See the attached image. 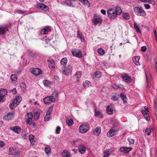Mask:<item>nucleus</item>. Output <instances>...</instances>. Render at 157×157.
<instances>
[{"mask_svg":"<svg viewBox=\"0 0 157 157\" xmlns=\"http://www.w3.org/2000/svg\"><path fill=\"white\" fill-rule=\"evenodd\" d=\"M29 139L30 142V144L33 145L34 144L35 140H34V136L32 134H30L29 136Z\"/></svg>","mask_w":157,"mask_h":157,"instance_id":"cd10ccee","label":"nucleus"},{"mask_svg":"<svg viewBox=\"0 0 157 157\" xmlns=\"http://www.w3.org/2000/svg\"><path fill=\"white\" fill-rule=\"evenodd\" d=\"M81 2L84 4L86 6L88 7L90 6V3L88 0H79Z\"/></svg>","mask_w":157,"mask_h":157,"instance_id":"c9c22d12","label":"nucleus"},{"mask_svg":"<svg viewBox=\"0 0 157 157\" xmlns=\"http://www.w3.org/2000/svg\"><path fill=\"white\" fill-rule=\"evenodd\" d=\"M36 6L37 8L44 11L47 10L49 9V7L45 4L39 3H37Z\"/></svg>","mask_w":157,"mask_h":157,"instance_id":"f8f14e48","label":"nucleus"},{"mask_svg":"<svg viewBox=\"0 0 157 157\" xmlns=\"http://www.w3.org/2000/svg\"><path fill=\"white\" fill-rule=\"evenodd\" d=\"M112 150L111 149H106L104 152L103 157H108L111 153Z\"/></svg>","mask_w":157,"mask_h":157,"instance_id":"a878e982","label":"nucleus"},{"mask_svg":"<svg viewBox=\"0 0 157 157\" xmlns=\"http://www.w3.org/2000/svg\"><path fill=\"white\" fill-rule=\"evenodd\" d=\"M14 112H13V113L10 112V119L13 118L14 117Z\"/></svg>","mask_w":157,"mask_h":157,"instance_id":"338daca9","label":"nucleus"},{"mask_svg":"<svg viewBox=\"0 0 157 157\" xmlns=\"http://www.w3.org/2000/svg\"><path fill=\"white\" fill-rule=\"evenodd\" d=\"M134 28L135 29L136 32L137 33H141L140 29L139 28L136 22H135L134 24Z\"/></svg>","mask_w":157,"mask_h":157,"instance_id":"2f4dec72","label":"nucleus"},{"mask_svg":"<svg viewBox=\"0 0 157 157\" xmlns=\"http://www.w3.org/2000/svg\"><path fill=\"white\" fill-rule=\"evenodd\" d=\"M17 13L20 14H23L24 13L26 12V11H23L21 10H17Z\"/></svg>","mask_w":157,"mask_h":157,"instance_id":"bf43d9fd","label":"nucleus"},{"mask_svg":"<svg viewBox=\"0 0 157 157\" xmlns=\"http://www.w3.org/2000/svg\"><path fill=\"white\" fill-rule=\"evenodd\" d=\"M98 53L100 55H103L105 53V51L101 48H99L98 49Z\"/></svg>","mask_w":157,"mask_h":157,"instance_id":"c03bdc74","label":"nucleus"},{"mask_svg":"<svg viewBox=\"0 0 157 157\" xmlns=\"http://www.w3.org/2000/svg\"><path fill=\"white\" fill-rule=\"evenodd\" d=\"M47 61L48 62V66L51 69L54 70L55 69V66L54 60L50 58L47 60Z\"/></svg>","mask_w":157,"mask_h":157,"instance_id":"4468645a","label":"nucleus"},{"mask_svg":"<svg viewBox=\"0 0 157 157\" xmlns=\"http://www.w3.org/2000/svg\"><path fill=\"white\" fill-rule=\"evenodd\" d=\"M132 148L131 147H122L120 148V151L121 152L124 153H128L131 151Z\"/></svg>","mask_w":157,"mask_h":157,"instance_id":"dca6fc26","label":"nucleus"},{"mask_svg":"<svg viewBox=\"0 0 157 157\" xmlns=\"http://www.w3.org/2000/svg\"><path fill=\"white\" fill-rule=\"evenodd\" d=\"M10 92H11L13 94H17V91L15 88L12 90H10Z\"/></svg>","mask_w":157,"mask_h":157,"instance_id":"8fccbe9b","label":"nucleus"},{"mask_svg":"<svg viewBox=\"0 0 157 157\" xmlns=\"http://www.w3.org/2000/svg\"><path fill=\"white\" fill-rule=\"evenodd\" d=\"M101 76V73L99 71L96 72L92 75V77L94 78L97 80L99 79Z\"/></svg>","mask_w":157,"mask_h":157,"instance_id":"f3484780","label":"nucleus"},{"mask_svg":"<svg viewBox=\"0 0 157 157\" xmlns=\"http://www.w3.org/2000/svg\"><path fill=\"white\" fill-rule=\"evenodd\" d=\"M115 12L117 16V15H120L122 12V10L121 8L119 7H117L116 10H115Z\"/></svg>","mask_w":157,"mask_h":157,"instance_id":"473e14b6","label":"nucleus"},{"mask_svg":"<svg viewBox=\"0 0 157 157\" xmlns=\"http://www.w3.org/2000/svg\"><path fill=\"white\" fill-rule=\"evenodd\" d=\"M10 129L17 134L20 133L21 130V128L17 126L10 128Z\"/></svg>","mask_w":157,"mask_h":157,"instance_id":"aec40b11","label":"nucleus"},{"mask_svg":"<svg viewBox=\"0 0 157 157\" xmlns=\"http://www.w3.org/2000/svg\"><path fill=\"white\" fill-rule=\"evenodd\" d=\"M128 141L130 144H133L134 143V140L133 139H129Z\"/></svg>","mask_w":157,"mask_h":157,"instance_id":"13d9d810","label":"nucleus"},{"mask_svg":"<svg viewBox=\"0 0 157 157\" xmlns=\"http://www.w3.org/2000/svg\"><path fill=\"white\" fill-rule=\"evenodd\" d=\"M141 51L143 52H145L147 49V48L146 46H142L141 48Z\"/></svg>","mask_w":157,"mask_h":157,"instance_id":"e2e57ef3","label":"nucleus"},{"mask_svg":"<svg viewBox=\"0 0 157 157\" xmlns=\"http://www.w3.org/2000/svg\"><path fill=\"white\" fill-rule=\"evenodd\" d=\"M144 6L146 9H148L150 8V6L148 4H144Z\"/></svg>","mask_w":157,"mask_h":157,"instance_id":"0e129e2a","label":"nucleus"},{"mask_svg":"<svg viewBox=\"0 0 157 157\" xmlns=\"http://www.w3.org/2000/svg\"><path fill=\"white\" fill-rule=\"evenodd\" d=\"M3 119L4 120L9 121L10 119V112L8 113L3 117Z\"/></svg>","mask_w":157,"mask_h":157,"instance_id":"37998d69","label":"nucleus"},{"mask_svg":"<svg viewBox=\"0 0 157 157\" xmlns=\"http://www.w3.org/2000/svg\"><path fill=\"white\" fill-rule=\"evenodd\" d=\"M151 132V130L150 128H147L146 129L145 131V133L148 135L150 134Z\"/></svg>","mask_w":157,"mask_h":157,"instance_id":"09e8293b","label":"nucleus"},{"mask_svg":"<svg viewBox=\"0 0 157 157\" xmlns=\"http://www.w3.org/2000/svg\"><path fill=\"white\" fill-rule=\"evenodd\" d=\"M140 59V57L139 56H134L132 58V59L134 63L136 65H140V63L139 61Z\"/></svg>","mask_w":157,"mask_h":157,"instance_id":"4be33fe9","label":"nucleus"},{"mask_svg":"<svg viewBox=\"0 0 157 157\" xmlns=\"http://www.w3.org/2000/svg\"><path fill=\"white\" fill-rule=\"evenodd\" d=\"M77 0H66L64 2H61V4L63 5H65L67 6H69L73 7H75V6L72 5V1H75Z\"/></svg>","mask_w":157,"mask_h":157,"instance_id":"2eb2a0df","label":"nucleus"},{"mask_svg":"<svg viewBox=\"0 0 157 157\" xmlns=\"http://www.w3.org/2000/svg\"><path fill=\"white\" fill-rule=\"evenodd\" d=\"M53 108V106H50L48 109V111L47 112H49V114H51V112L52 111Z\"/></svg>","mask_w":157,"mask_h":157,"instance_id":"6e6d98bb","label":"nucleus"},{"mask_svg":"<svg viewBox=\"0 0 157 157\" xmlns=\"http://www.w3.org/2000/svg\"><path fill=\"white\" fill-rule=\"evenodd\" d=\"M101 132V128L99 127H96L94 132V135L98 136L100 133Z\"/></svg>","mask_w":157,"mask_h":157,"instance_id":"393cba45","label":"nucleus"},{"mask_svg":"<svg viewBox=\"0 0 157 157\" xmlns=\"http://www.w3.org/2000/svg\"><path fill=\"white\" fill-rule=\"evenodd\" d=\"M135 14L138 16L145 17L146 13L142 7H136L133 9Z\"/></svg>","mask_w":157,"mask_h":157,"instance_id":"f257e3e1","label":"nucleus"},{"mask_svg":"<svg viewBox=\"0 0 157 157\" xmlns=\"http://www.w3.org/2000/svg\"><path fill=\"white\" fill-rule=\"evenodd\" d=\"M155 62V71L157 72V59L154 60Z\"/></svg>","mask_w":157,"mask_h":157,"instance_id":"5fc2aeb1","label":"nucleus"},{"mask_svg":"<svg viewBox=\"0 0 157 157\" xmlns=\"http://www.w3.org/2000/svg\"><path fill=\"white\" fill-rule=\"evenodd\" d=\"M44 102L45 104H50L52 102H54L56 101V99L52 96H48L43 99Z\"/></svg>","mask_w":157,"mask_h":157,"instance_id":"39448f33","label":"nucleus"},{"mask_svg":"<svg viewBox=\"0 0 157 157\" xmlns=\"http://www.w3.org/2000/svg\"><path fill=\"white\" fill-rule=\"evenodd\" d=\"M77 36L78 38H80L81 40H84V36L82 33L79 31H78L77 33Z\"/></svg>","mask_w":157,"mask_h":157,"instance_id":"ea45409f","label":"nucleus"},{"mask_svg":"<svg viewBox=\"0 0 157 157\" xmlns=\"http://www.w3.org/2000/svg\"><path fill=\"white\" fill-rule=\"evenodd\" d=\"M72 70V66L71 65H69L65 68L63 71V72L65 75H68L71 72Z\"/></svg>","mask_w":157,"mask_h":157,"instance_id":"1a4fd4ad","label":"nucleus"},{"mask_svg":"<svg viewBox=\"0 0 157 157\" xmlns=\"http://www.w3.org/2000/svg\"><path fill=\"white\" fill-rule=\"evenodd\" d=\"M61 130V128L59 126H58L56 127V134H59V131Z\"/></svg>","mask_w":157,"mask_h":157,"instance_id":"3c124183","label":"nucleus"},{"mask_svg":"<svg viewBox=\"0 0 157 157\" xmlns=\"http://www.w3.org/2000/svg\"><path fill=\"white\" fill-rule=\"evenodd\" d=\"M72 53L74 56L80 58L82 56V53L81 50L75 49L72 51Z\"/></svg>","mask_w":157,"mask_h":157,"instance_id":"6e6552de","label":"nucleus"},{"mask_svg":"<svg viewBox=\"0 0 157 157\" xmlns=\"http://www.w3.org/2000/svg\"><path fill=\"white\" fill-rule=\"evenodd\" d=\"M83 85L84 87H87L91 85V82L88 80H86L83 82Z\"/></svg>","mask_w":157,"mask_h":157,"instance_id":"7c9ffc66","label":"nucleus"},{"mask_svg":"<svg viewBox=\"0 0 157 157\" xmlns=\"http://www.w3.org/2000/svg\"><path fill=\"white\" fill-rule=\"evenodd\" d=\"M32 118H31V117H28V118L26 120V123L27 124H28L29 125H31L32 123Z\"/></svg>","mask_w":157,"mask_h":157,"instance_id":"49530a36","label":"nucleus"},{"mask_svg":"<svg viewBox=\"0 0 157 157\" xmlns=\"http://www.w3.org/2000/svg\"><path fill=\"white\" fill-rule=\"evenodd\" d=\"M89 125L88 123H84L81 125L79 128V132L82 133L87 132L89 129Z\"/></svg>","mask_w":157,"mask_h":157,"instance_id":"f03ea898","label":"nucleus"},{"mask_svg":"<svg viewBox=\"0 0 157 157\" xmlns=\"http://www.w3.org/2000/svg\"><path fill=\"white\" fill-rule=\"evenodd\" d=\"M107 113L109 114H112L113 113V110L110 106H108L106 108Z\"/></svg>","mask_w":157,"mask_h":157,"instance_id":"a19ab883","label":"nucleus"},{"mask_svg":"<svg viewBox=\"0 0 157 157\" xmlns=\"http://www.w3.org/2000/svg\"><path fill=\"white\" fill-rule=\"evenodd\" d=\"M27 115L28 116V117L29 116V117H31V118L33 117L32 113L31 112H29L27 113Z\"/></svg>","mask_w":157,"mask_h":157,"instance_id":"052dcab7","label":"nucleus"},{"mask_svg":"<svg viewBox=\"0 0 157 157\" xmlns=\"http://www.w3.org/2000/svg\"><path fill=\"white\" fill-rule=\"evenodd\" d=\"M20 87L21 88L26 89V86L25 84L23 82H21L20 84Z\"/></svg>","mask_w":157,"mask_h":157,"instance_id":"864d4df0","label":"nucleus"},{"mask_svg":"<svg viewBox=\"0 0 157 157\" xmlns=\"http://www.w3.org/2000/svg\"><path fill=\"white\" fill-rule=\"evenodd\" d=\"M50 31L51 29H50V27L49 26L45 27L43 29H42L40 31V33L41 34L44 35L46 34L48 31Z\"/></svg>","mask_w":157,"mask_h":157,"instance_id":"412c9836","label":"nucleus"},{"mask_svg":"<svg viewBox=\"0 0 157 157\" xmlns=\"http://www.w3.org/2000/svg\"><path fill=\"white\" fill-rule=\"evenodd\" d=\"M123 17L124 19L126 20H128L130 18V16L127 13H124L123 14Z\"/></svg>","mask_w":157,"mask_h":157,"instance_id":"a18cd8bd","label":"nucleus"},{"mask_svg":"<svg viewBox=\"0 0 157 157\" xmlns=\"http://www.w3.org/2000/svg\"><path fill=\"white\" fill-rule=\"evenodd\" d=\"M107 14L109 17L111 19H114L116 17V14L114 9H110L107 11Z\"/></svg>","mask_w":157,"mask_h":157,"instance_id":"423d86ee","label":"nucleus"},{"mask_svg":"<svg viewBox=\"0 0 157 157\" xmlns=\"http://www.w3.org/2000/svg\"><path fill=\"white\" fill-rule=\"evenodd\" d=\"M95 115L96 117L99 118H101L102 117V115L99 111H95Z\"/></svg>","mask_w":157,"mask_h":157,"instance_id":"58836bf2","label":"nucleus"},{"mask_svg":"<svg viewBox=\"0 0 157 157\" xmlns=\"http://www.w3.org/2000/svg\"><path fill=\"white\" fill-rule=\"evenodd\" d=\"M30 71L31 73L36 76L42 73L41 70L40 69L37 68L31 69L30 70Z\"/></svg>","mask_w":157,"mask_h":157,"instance_id":"9d476101","label":"nucleus"},{"mask_svg":"<svg viewBox=\"0 0 157 157\" xmlns=\"http://www.w3.org/2000/svg\"><path fill=\"white\" fill-rule=\"evenodd\" d=\"M44 85L46 87H49L51 85V82L48 80H44L43 81Z\"/></svg>","mask_w":157,"mask_h":157,"instance_id":"72a5a7b5","label":"nucleus"},{"mask_svg":"<svg viewBox=\"0 0 157 157\" xmlns=\"http://www.w3.org/2000/svg\"><path fill=\"white\" fill-rule=\"evenodd\" d=\"M120 97L122 100L123 101L124 103H125L127 102V98L126 96L124 95L123 93H122L121 94Z\"/></svg>","mask_w":157,"mask_h":157,"instance_id":"f704fd0d","label":"nucleus"},{"mask_svg":"<svg viewBox=\"0 0 157 157\" xmlns=\"http://www.w3.org/2000/svg\"><path fill=\"white\" fill-rule=\"evenodd\" d=\"M67 62V59L66 58H63L60 61L61 64L62 65H65Z\"/></svg>","mask_w":157,"mask_h":157,"instance_id":"4c0bfd02","label":"nucleus"},{"mask_svg":"<svg viewBox=\"0 0 157 157\" xmlns=\"http://www.w3.org/2000/svg\"><path fill=\"white\" fill-rule=\"evenodd\" d=\"M8 30V29L5 26H0V35L4 34Z\"/></svg>","mask_w":157,"mask_h":157,"instance_id":"b1692460","label":"nucleus"},{"mask_svg":"<svg viewBox=\"0 0 157 157\" xmlns=\"http://www.w3.org/2000/svg\"><path fill=\"white\" fill-rule=\"evenodd\" d=\"M7 94V91L6 89H0V102H3L5 100V96Z\"/></svg>","mask_w":157,"mask_h":157,"instance_id":"20e7f679","label":"nucleus"},{"mask_svg":"<svg viewBox=\"0 0 157 157\" xmlns=\"http://www.w3.org/2000/svg\"><path fill=\"white\" fill-rule=\"evenodd\" d=\"M147 2L149 4H152L153 5H154L155 4V2L154 0H148Z\"/></svg>","mask_w":157,"mask_h":157,"instance_id":"603ef678","label":"nucleus"},{"mask_svg":"<svg viewBox=\"0 0 157 157\" xmlns=\"http://www.w3.org/2000/svg\"><path fill=\"white\" fill-rule=\"evenodd\" d=\"M78 149L79 152L82 154L85 153L86 150V147L84 145H80L78 147Z\"/></svg>","mask_w":157,"mask_h":157,"instance_id":"a211bd4d","label":"nucleus"},{"mask_svg":"<svg viewBox=\"0 0 157 157\" xmlns=\"http://www.w3.org/2000/svg\"><path fill=\"white\" fill-rule=\"evenodd\" d=\"M21 100L22 98L20 96L17 97L10 104V109H13L15 107H17L21 102Z\"/></svg>","mask_w":157,"mask_h":157,"instance_id":"7ed1b4c3","label":"nucleus"},{"mask_svg":"<svg viewBox=\"0 0 157 157\" xmlns=\"http://www.w3.org/2000/svg\"><path fill=\"white\" fill-rule=\"evenodd\" d=\"M50 114L49 112H47L45 116L44 117V121H47L49 120L51 118Z\"/></svg>","mask_w":157,"mask_h":157,"instance_id":"c756f323","label":"nucleus"},{"mask_svg":"<svg viewBox=\"0 0 157 157\" xmlns=\"http://www.w3.org/2000/svg\"><path fill=\"white\" fill-rule=\"evenodd\" d=\"M66 123L68 126H71L74 124V121L72 119H68L67 120Z\"/></svg>","mask_w":157,"mask_h":157,"instance_id":"79ce46f5","label":"nucleus"},{"mask_svg":"<svg viewBox=\"0 0 157 157\" xmlns=\"http://www.w3.org/2000/svg\"><path fill=\"white\" fill-rule=\"evenodd\" d=\"M121 77L123 80L127 83H130L132 81L131 77L127 74H123L121 75Z\"/></svg>","mask_w":157,"mask_h":157,"instance_id":"0eeeda50","label":"nucleus"},{"mask_svg":"<svg viewBox=\"0 0 157 157\" xmlns=\"http://www.w3.org/2000/svg\"><path fill=\"white\" fill-rule=\"evenodd\" d=\"M111 99L112 100L115 101L118 100V98L116 96H113L111 98Z\"/></svg>","mask_w":157,"mask_h":157,"instance_id":"4d7b16f0","label":"nucleus"},{"mask_svg":"<svg viewBox=\"0 0 157 157\" xmlns=\"http://www.w3.org/2000/svg\"><path fill=\"white\" fill-rule=\"evenodd\" d=\"M92 21L95 25L97 24H100L101 23L102 19L100 17H94L92 19Z\"/></svg>","mask_w":157,"mask_h":157,"instance_id":"ddd939ff","label":"nucleus"},{"mask_svg":"<svg viewBox=\"0 0 157 157\" xmlns=\"http://www.w3.org/2000/svg\"><path fill=\"white\" fill-rule=\"evenodd\" d=\"M45 151L46 154L48 155L50 154L51 148L48 146L46 147L45 148Z\"/></svg>","mask_w":157,"mask_h":157,"instance_id":"e433bc0d","label":"nucleus"},{"mask_svg":"<svg viewBox=\"0 0 157 157\" xmlns=\"http://www.w3.org/2000/svg\"><path fill=\"white\" fill-rule=\"evenodd\" d=\"M10 79L11 80L12 82L15 83L17 80V76L16 75L13 74L10 76Z\"/></svg>","mask_w":157,"mask_h":157,"instance_id":"bb28decb","label":"nucleus"},{"mask_svg":"<svg viewBox=\"0 0 157 157\" xmlns=\"http://www.w3.org/2000/svg\"><path fill=\"white\" fill-rule=\"evenodd\" d=\"M62 155L64 157H70L69 152L67 150H64L62 152Z\"/></svg>","mask_w":157,"mask_h":157,"instance_id":"c85d7f7f","label":"nucleus"},{"mask_svg":"<svg viewBox=\"0 0 157 157\" xmlns=\"http://www.w3.org/2000/svg\"><path fill=\"white\" fill-rule=\"evenodd\" d=\"M5 143L3 141H0V147H2L4 146Z\"/></svg>","mask_w":157,"mask_h":157,"instance_id":"69168bd1","label":"nucleus"},{"mask_svg":"<svg viewBox=\"0 0 157 157\" xmlns=\"http://www.w3.org/2000/svg\"><path fill=\"white\" fill-rule=\"evenodd\" d=\"M82 71H77L74 74V76L76 78L77 82H78L79 81V78H80L82 76Z\"/></svg>","mask_w":157,"mask_h":157,"instance_id":"5701e85b","label":"nucleus"},{"mask_svg":"<svg viewBox=\"0 0 157 157\" xmlns=\"http://www.w3.org/2000/svg\"><path fill=\"white\" fill-rule=\"evenodd\" d=\"M101 12L104 15H105L106 14V11L103 10H101Z\"/></svg>","mask_w":157,"mask_h":157,"instance_id":"774afa93","label":"nucleus"},{"mask_svg":"<svg viewBox=\"0 0 157 157\" xmlns=\"http://www.w3.org/2000/svg\"><path fill=\"white\" fill-rule=\"evenodd\" d=\"M118 132L117 130L113 128L107 132V136L108 137L113 136L116 134Z\"/></svg>","mask_w":157,"mask_h":157,"instance_id":"9b49d317","label":"nucleus"},{"mask_svg":"<svg viewBox=\"0 0 157 157\" xmlns=\"http://www.w3.org/2000/svg\"><path fill=\"white\" fill-rule=\"evenodd\" d=\"M78 141V140H73L71 142V144L73 145H76V143Z\"/></svg>","mask_w":157,"mask_h":157,"instance_id":"680f3d73","label":"nucleus"},{"mask_svg":"<svg viewBox=\"0 0 157 157\" xmlns=\"http://www.w3.org/2000/svg\"><path fill=\"white\" fill-rule=\"evenodd\" d=\"M147 112V111L145 110L142 109L141 110V113L143 114L146 120L148 121L150 120V118Z\"/></svg>","mask_w":157,"mask_h":157,"instance_id":"6ab92c4d","label":"nucleus"},{"mask_svg":"<svg viewBox=\"0 0 157 157\" xmlns=\"http://www.w3.org/2000/svg\"><path fill=\"white\" fill-rule=\"evenodd\" d=\"M40 115V113L39 112H35L34 114V117L35 119H37L39 117Z\"/></svg>","mask_w":157,"mask_h":157,"instance_id":"de8ad7c7","label":"nucleus"}]
</instances>
